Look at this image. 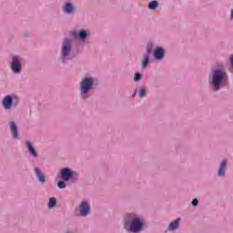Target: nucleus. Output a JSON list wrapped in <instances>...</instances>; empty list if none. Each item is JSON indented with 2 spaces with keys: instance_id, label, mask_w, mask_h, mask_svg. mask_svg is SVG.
Segmentation results:
<instances>
[{
  "instance_id": "nucleus-1",
  "label": "nucleus",
  "mask_w": 233,
  "mask_h": 233,
  "mask_svg": "<svg viewBox=\"0 0 233 233\" xmlns=\"http://www.w3.org/2000/svg\"><path fill=\"white\" fill-rule=\"evenodd\" d=\"M223 81H227V73L219 69L215 70L213 73V86L215 90H219V85H221Z\"/></svg>"
},
{
  "instance_id": "nucleus-2",
  "label": "nucleus",
  "mask_w": 233,
  "mask_h": 233,
  "mask_svg": "<svg viewBox=\"0 0 233 233\" xmlns=\"http://www.w3.org/2000/svg\"><path fill=\"white\" fill-rule=\"evenodd\" d=\"M94 85V80L92 78H86L80 84V90L82 94H86L92 86Z\"/></svg>"
},
{
  "instance_id": "nucleus-3",
  "label": "nucleus",
  "mask_w": 233,
  "mask_h": 233,
  "mask_svg": "<svg viewBox=\"0 0 233 233\" xmlns=\"http://www.w3.org/2000/svg\"><path fill=\"white\" fill-rule=\"evenodd\" d=\"M129 228H130L131 232H134V233L141 232V230L143 228V222H141V220H139L138 218H135L132 220Z\"/></svg>"
},
{
  "instance_id": "nucleus-4",
  "label": "nucleus",
  "mask_w": 233,
  "mask_h": 233,
  "mask_svg": "<svg viewBox=\"0 0 233 233\" xmlns=\"http://www.w3.org/2000/svg\"><path fill=\"white\" fill-rule=\"evenodd\" d=\"M70 50H72V45L68 38L64 40L63 47H62V54L64 57L70 56Z\"/></svg>"
},
{
  "instance_id": "nucleus-5",
  "label": "nucleus",
  "mask_w": 233,
  "mask_h": 233,
  "mask_svg": "<svg viewBox=\"0 0 233 233\" xmlns=\"http://www.w3.org/2000/svg\"><path fill=\"white\" fill-rule=\"evenodd\" d=\"M11 68L13 72H21V63H19V58L17 56L13 57V62L11 64Z\"/></svg>"
},
{
  "instance_id": "nucleus-6",
  "label": "nucleus",
  "mask_w": 233,
  "mask_h": 233,
  "mask_svg": "<svg viewBox=\"0 0 233 233\" xmlns=\"http://www.w3.org/2000/svg\"><path fill=\"white\" fill-rule=\"evenodd\" d=\"M150 56H152V49L148 48L147 53L144 55L142 68H147V66H148V63H150Z\"/></svg>"
},
{
  "instance_id": "nucleus-7",
  "label": "nucleus",
  "mask_w": 233,
  "mask_h": 233,
  "mask_svg": "<svg viewBox=\"0 0 233 233\" xmlns=\"http://www.w3.org/2000/svg\"><path fill=\"white\" fill-rule=\"evenodd\" d=\"M2 103H3V106L6 110H10V108H12V103H14V100L12 99V96H5Z\"/></svg>"
},
{
  "instance_id": "nucleus-8",
  "label": "nucleus",
  "mask_w": 233,
  "mask_h": 233,
  "mask_svg": "<svg viewBox=\"0 0 233 233\" xmlns=\"http://www.w3.org/2000/svg\"><path fill=\"white\" fill-rule=\"evenodd\" d=\"M90 212V206L86 202H82L80 205V214L81 216H86Z\"/></svg>"
},
{
  "instance_id": "nucleus-9",
  "label": "nucleus",
  "mask_w": 233,
  "mask_h": 233,
  "mask_svg": "<svg viewBox=\"0 0 233 233\" xmlns=\"http://www.w3.org/2000/svg\"><path fill=\"white\" fill-rule=\"evenodd\" d=\"M61 176L64 181H68L72 177V171L68 168L62 169Z\"/></svg>"
},
{
  "instance_id": "nucleus-10",
  "label": "nucleus",
  "mask_w": 233,
  "mask_h": 233,
  "mask_svg": "<svg viewBox=\"0 0 233 233\" xmlns=\"http://www.w3.org/2000/svg\"><path fill=\"white\" fill-rule=\"evenodd\" d=\"M26 147L28 148V152L33 156V157H37V151L34 148V146H32V142L27 141Z\"/></svg>"
},
{
  "instance_id": "nucleus-11",
  "label": "nucleus",
  "mask_w": 233,
  "mask_h": 233,
  "mask_svg": "<svg viewBox=\"0 0 233 233\" xmlns=\"http://www.w3.org/2000/svg\"><path fill=\"white\" fill-rule=\"evenodd\" d=\"M154 56L156 59H163V57L165 56V51L163 50V48H157L155 50Z\"/></svg>"
},
{
  "instance_id": "nucleus-12",
  "label": "nucleus",
  "mask_w": 233,
  "mask_h": 233,
  "mask_svg": "<svg viewBox=\"0 0 233 233\" xmlns=\"http://www.w3.org/2000/svg\"><path fill=\"white\" fill-rule=\"evenodd\" d=\"M35 172L40 183H45L46 180H45V175H43V172H41V170H39V168L37 167L35 168Z\"/></svg>"
},
{
  "instance_id": "nucleus-13",
  "label": "nucleus",
  "mask_w": 233,
  "mask_h": 233,
  "mask_svg": "<svg viewBox=\"0 0 233 233\" xmlns=\"http://www.w3.org/2000/svg\"><path fill=\"white\" fill-rule=\"evenodd\" d=\"M227 167V160H223L221 162L220 167L218 169V176L223 177L225 176V168Z\"/></svg>"
},
{
  "instance_id": "nucleus-14",
  "label": "nucleus",
  "mask_w": 233,
  "mask_h": 233,
  "mask_svg": "<svg viewBox=\"0 0 233 233\" xmlns=\"http://www.w3.org/2000/svg\"><path fill=\"white\" fill-rule=\"evenodd\" d=\"M181 221V218H177L173 222H171L168 226L169 230H176L177 227H179V222Z\"/></svg>"
},
{
  "instance_id": "nucleus-15",
  "label": "nucleus",
  "mask_w": 233,
  "mask_h": 233,
  "mask_svg": "<svg viewBox=\"0 0 233 233\" xmlns=\"http://www.w3.org/2000/svg\"><path fill=\"white\" fill-rule=\"evenodd\" d=\"M10 130L15 139L17 138V126H15V123H10Z\"/></svg>"
},
{
  "instance_id": "nucleus-16",
  "label": "nucleus",
  "mask_w": 233,
  "mask_h": 233,
  "mask_svg": "<svg viewBox=\"0 0 233 233\" xmlns=\"http://www.w3.org/2000/svg\"><path fill=\"white\" fill-rule=\"evenodd\" d=\"M73 10L74 6L70 3L66 4L64 6V12H66V14H70Z\"/></svg>"
},
{
  "instance_id": "nucleus-17",
  "label": "nucleus",
  "mask_w": 233,
  "mask_h": 233,
  "mask_svg": "<svg viewBox=\"0 0 233 233\" xmlns=\"http://www.w3.org/2000/svg\"><path fill=\"white\" fill-rule=\"evenodd\" d=\"M157 6H159V4L157 3V1H152L148 5V9L149 10H156V8H157Z\"/></svg>"
},
{
  "instance_id": "nucleus-18",
  "label": "nucleus",
  "mask_w": 233,
  "mask_h": 233,
  "mask_svg": "<svg viewBox=\"0 0 233 233\" xmlns=\"http://www.w3.org/2000/svg\"><path fill=\"white\" fill-rule=\"evenodd\" d=\"M56 205H57V200H56L55 198H51L49 199V204H48L49 208H54V207H56Z\"/></svg>"
},
{
  "instance_id": "nucleus-19",
  "label": "nucleus",
  "mask_w": 233,
  "mask_h": 233,
  "mask_svg": "<svg viewBox=\"0 0 233 233\" xmlns=\"http://www.w3.org/2000/svg\"><path fill=\"white\" fill-rule=\"evenodd\" d=\"M58 188H66V184L65 181L58 182Z\"/></svg>"
},
{
  "instance_id": "nucleus-20",
  "label": "nucleus",
  "mask_w": 233,
  "mask_h": 233,
  "mask_svg": "<svg viewBox=\"0 0 233 233\" xmlns=\"http://www.w3.org/2000/svg\"><path fill=\"white\" fill-rule=\"evenodd\" d=\"M79 37H80V39H85V38H86V31H81V32L79 33Z\"/></svg>"
},
{
  "instance_id": "nucleus-21",
  "label": "nucleus",
  "mask_w": 233,
  "mask_h": 233,
  "mask_svg": "<svg viewBox=\"0 0 233 233\" xmlns=\"http://www.w3.org/2000/svg\"><path fill=\"white\" fill-rule=\"evenodd\" d=\"M145 94H147V91L143 88L139 89V96L140 97H145Z\"/></svg>"
},
{
  "instance_id": "nucleus-22",
  "label": "nucleus",
  "mask_w": 233,
  "mask_h": 233,
  "mask_svg": "<svg viewBox=\"0 0 233 233\" xmlns=\"http://www.w3.org/2000/svg\"><path fill=\"white\" fill-rule=\"evenodd\" d=\"M139 79H141V75L139 73H136L134 81H139Z\"/></svg>"
},
{
  "instance_id": "nucleus-23",
  "label": "nucleus",
  "mask_w": 233,
  "mask_h": 233,
  "mask_svg": "<svg viewBox=\"0 0 233 233\" xmlns=\"http://www.w3.org/2000/svg\"><path fill=\"white\" fill-rule=\"evenodd\" d=\"M198 204H199V200H198V198H194L192 200L193 207H198Z\"/></svg>"
},
{
  "instance_id": "nucleus-24",
  "label": "nucleus",
  "mask_w": 233,
  "mask_h": 233,
  "mask_svg": "<svg viewBox=\"0 0 233 233\" xmlns=\"http://www.w3.org/2000/svg\"><path fill=\"white\" fill-rule=\"evenodd\" d=\"M231 66L233 67V56L230 58Z\"/></svg>"
},
{
  "instance_id": "nucleus-25",
  "label": "nucleus",
  "mask_w": 233,
  "mask_h": 233,
  "mask_svg": "<svg viewBox=\"0 0 233 233\" xmlns=\"http://www.w3.org/2000/svg\"><path fill=\"white\" fill-rule=\"evenodd\" d=\"M230 17L233 19V9L231 10Z\"/></svg>"
},
{
  "instance_id": "nucleus-26",
  "label": "nucleus",
  "mask_w": 233,
  "mask_h": 233,
  "mask_svg": "<svg viewBox=\"0 0 233 233\" xmlns=\"http://www.w3.org/2000/svg\"><path fill=\"white\" fill-rule=\"evenodd\" d=\"M66 233H70V232L67 231Z\"/></svg>"
}]
</instances>
